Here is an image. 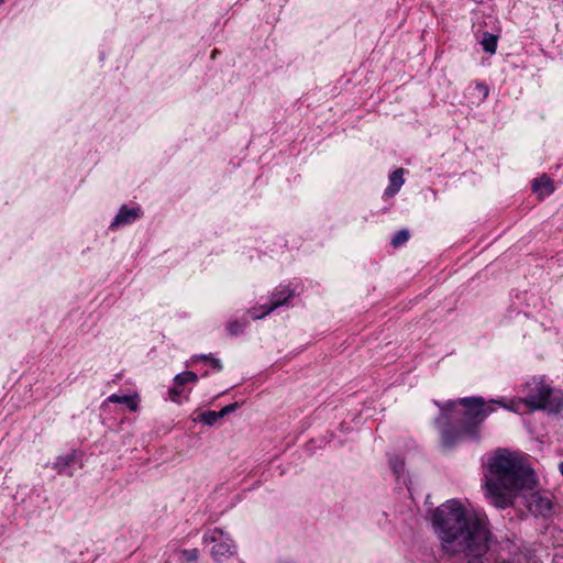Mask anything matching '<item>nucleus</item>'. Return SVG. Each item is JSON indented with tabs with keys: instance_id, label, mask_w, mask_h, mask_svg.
<instances>
[{
	"instance_id": "f257e3e1",
	"label": "nucleus",
	"mask_w": 563,
	"mask_h": 563,
	"mask_svg": "<svg viewBox=\"0 0 563 563\" xmlns=\"http://www.w3.org/2000/svg\"><path fill=\"white\" fill-rule=\"evenodd\" d=\"M432 523L446 551L481 554L487 550L489 531L485 521L468 515L457 500L438 507Z\"/></svg>"
},
{
	"instance_id": "f03ea898",
	"label": "nucleus",
	"mask_w": 563,
	"mask_h": 563,
	"mask_svg": "<svg viewBox=\"0 0 563 563\" xmlns=\"http://www.w3.org/2000/svg\"><path fill=\"white\" fill-rule=\"evenodd\" d=\"M487 466L486 497L497 508L511 506L518 492L536 485L531 467L516 452L498 450L489 457Z\"/></svg>"
},
{
	"instance_id": "7ed1b4c3",
	"label": "nucleus",
	"mask_w": 563,
	"mask_h": 563,
	"mask_svg": "<svg viewBox=\"0 0 563 563\" xmlns=\"http://www.w3.org/2000/svg\"><path fill=\"white\" fill-rule=\"evenodd\" d=\"M456 404L465 408L463 422L457 431L444 430L442 432V441L445 446H452L464 438L477 439L479 426L493 411L492 406L486 405L481 397H467L457 401H450L443 407V411L452 409Z\"/></svg>"
},
{
	"instance_id": "20e7f679",
	"label": "nucleus",
	"mask_w": 563,
	"mask_h": 563,
	"mask_svg": "<svg viewBox=\"0 0 563 563\" xmlns=\"http://www.w3.org/2000/svg\"><path fill=\"white\" fill-rule=\"evenodd\" d=\"M525 398L515 401L506 409L518 411L521 404L529 407L531 411L548 410L549 412H559L563 408V395L559 390L552 389L541 379H532L525 385Z\"/></svg>"
},
{
	"instance_id": "39448f33",
	"label": "nucleus",
	"mask_w": 563,
	"mask_h": 563,
	"mask_svg": "<svg viewBox=\"0 0 563 563\" xmlns=\"http://www.w3.org/2000/svg\"><path fill=\"white\" fill-rule=\"evenodd\" d=\"M205 543H216L211 549V556L221 562L235 553V545L231 538L220 528L208 530L203 536Z\"/></svg>"
},
{
	"instance_id": "423d86ee",
	"label": "nucleus",
	"mask_w": 563,
	"mask_h": 563,
	"mask_svg": "<svg viewBox=\"0 0 563 563\" xmlns=\"http://www.w3.org/2000/svg\"><path fill=\"white\" fill-rule=\"evenodd\" d=\"M292 297L294 290L288 287H282L272 294L269 303L250 309L249 314L253 320L262 319L278 307L285 305Z\"/></svg>"
},
{
	"instance_id": "0eeeda50",
	"label": "nucleus",
	"mask_w": 563,
	"mask_h": 563,
	"mask_svg": "<svg viewBox=\"0 0 563 563\" xmlns=\"http://www.w3.org/2000/svg\"><path fill=\"white\" fill-rule=\"evenodd\" d=\"M142 212L140 208H128L123 206L118 214L115 216L114 220L112 221L110 228L115 229L121 225L133 223L136 219L141 217Z\"/></svg>"
},
{
	"instance_id": "6e6552de",
	"label": "nucleus",
	"mask_w": 563,
	"mask_h": 563,
	"mask_svg": "<svg viewBox=\"0 0 563 563\" xmlns=\"http://www.w3.org/2000/svg\"><path fill=\"white\" fill-rule=\"evenodd\" d=\"M530 509L536 511L537 514L545 517L551 512L552 504L549 498L542 497L538 494H533L531 496V500L529 503Z\"/></svg>"
},
{
	"instance_id": "1a4fd4ad",
	"label": "nucleus",
	"mask_w": 563,
	"mask_h": 563,
	"mask_svg": "<svg viewBox=\"0 0 563 563\" xmlns=\"http://www.w3.org/2000/svg\"><path fill=\"white\" fill-rule=\"evenodd\" d=\"M532 189L540 199H543L554 191L553 181L543 175L542 177L533 180Z\"/></svg>"
},
{
	"instance_id": "9d476101",
	"label": "nucleus",
	"mask_w": 563,
	"mask_h": 563,
	"mask_svg": "<svg viewBox=\"0 0 563 563\" xmlns=\"http://www.w3.org/2000/svg\"><path fill=\"white\" fill-rule=\"evenodd\" d=\"M108 402L113 404H123L125 405L131 411L136 412L139 410L140 405V396L139 394H134L131 396H120L117 394H112L107 398Z\"/></svg>"
},
{
	"instance_id": "9b49d317",
	"label": "nucleus",
	"mask_w": 563,
	"mask_h": 563,
	"mask_svg": "<svg viewBox=\"0 0 563 563\" xmlns=\"http://www.w3.org/2000/svg\"><path fill=\"white\" fill-rule=\"evenodd\" d=\"M404 169L398 168L389 176V186L385 190V195L394 196L404 185Z\"/></svg>"
},
{
	"instance_id": "f8f14e48",
	"label": "nucleus",
	"mask_w": 563,
	"mask_h": 563,
	"mask_svg": "<svg viewBox=\"0 0 563 563\" xmlns=\"http://www.w3.org/2000/svg\"><path fill=\"white\" fill-rule=\"evenodd\" d=\"M197 380L198 376L190 371L177 374L174 378V382L181 386H185L186 384H195Z\"/></svg>"
},
{
	"instance_id": "ddd939ff",
	"label": "nucleus",
	"mask_w": 563,
	"mask_h": 563,
	"mask_svg": "<svg viewBox=\"0 0 563 563\" xmlns=\"http://www.w3.org/2000/svg\"><path fill=\"white\" fill-rule=\"evenodd\" d=\"M481 44L485 52L494 54L497 48V37L490 33H485Z\"/></svg>"
},
{
	"instance_id": "4468645a",
	"label": "nucleus",
	"mask_w": 563,
	"mask_h": 563,
	"mask_svg": "<svg viewBox=\"0 0 563 563\" xmlns=\"http://www.w3.org/2000/svg\"><path fill=\"white\" fill-rule=\"evenodd\" d=\"M75 461L74 454H67L64 456H58L56 462L54 463V468L57 470L58 473H62L66 467L70 466Z\"/></svg>"
},
{
	"instance_id": "2eb2a0df",
	"label": "nucleus",
	"mask_w": 563,
	"mask_h": 563,
	"mask_svg": "<svg viewBox=\"0 0 563 563\" xmlns=\"http://www.w3.org/2000/svg\"><path fill=\"white\" fill-rule=\"evenodd\" d=\"M220 418L219 411H206L199 415V420L208 426H212Z\"/></svg>"
},
{
	"instance_id": "dca6fc26",
	"label": "nucleus",
	"mask_w": 563,
	"mask_h": 563,
	"mask_svg": "<svg viewBox=\"0 0 563 563\" xmlns=\"http://www.w3.org/2000/svg\"><path fill=\"white\" fill-rule=\"evenodd\" d=\"M409 239V232L407 230H400L399 232H397L393 240H391V244L393 246L397 247L404 243H406Z\"/></svg>"
},
{
	"instance_id": "f3484780",
	"label": "nucleus",
	"mask_w": 563,
	"mask_h": 563,
	"mask_svg": "<svg viewBox=\"0 0 563 563\" xmlns=\"http://www.w3.org/2000/svg\"><path fill=\"white\" fill-rule=\"evenodd\" d=\"M246 322H240L238 320L231 321L228 323V331L232 335H238L242 333L243 329L245 328Z\"/></svg>"
},
{
	"instance_id": "a211bd4d",
	"label": "nucleus",
	"mask_w": 563,
	"mask_h": 563,
	"mask_svg": "<svg viewBox=\"0 0 563 563\" xmlns=\"http://www.w3.org/2000/svg\"><path fill=\"white\" fill-rule=\"evenodd\" d=\"M184 391H185L184 386L178 385L174 382V386L169 389L170 400L174 402H179L180 401L179 397L183 395Z\"/></svg>"
},
{
	"instance_id": "6ab92c4d",
	"label": "nucleus",
	"mask_w": 563,
	"mask_h": 563,
	"mask_svg": "<svg viewBox=\"0 0 563 563\" xmlns=\"http://www.w3.org/2000/svg\"><path fill=\"white\" fill-rule=\"evenodd\" d=\"M390 466L397 476H400L404 473L405 463L400 457L396 456L390 459Z\"/></svg>"
},
{
	"instance_id": "aec40b11",
	"label": "nucleus",
	"mask_w": 563,
	"mask_h": 563,
	"mask_svg": "<svg viewBox=\"0 0 563 563\" xmlns=\"http://www.w3.org/2000/svg\"><path fill=\"white\" fill-rule=\"evenodd\" d=\"M181 554L188 563L195 562L199 555L197 549L183 550Z\"/></svg>"
},
{
	"instance_id": "412c9836",
	"label": "nucleus",
	"mask_w": 563,
	"mask_h": 563,
	"mask_svg": "<svg viewBox=\"0 0 563 563\" xmlns=\"http://www.w3.org/2000/svg\"><path fill=\"white\" fill-rule=\"evenodd\" d=\"M475 89L482 95V99L487 98L489 90L485 84L477 82Z\"/></svg>"
},
{
	"instance_id": "4be33fe9",
	"label": "nucleus",
	"mask_w": 563,
	"mask_h": 563,
	"mask_svg": "<svg viewBox=\"0 0 563 563\" xmlns=\"http://www.w3.org/2000/svg\"><path fill=\"white\" fill-rule=\"evenodd\" d=\"M238 408V404L234 402V404H230L225 407H223L219 412H220V416L221 418H223L225 415L230 413V412H233L235 409Z\"/></svg>"
},
{
	"instance_id": "5701e85b",
	"label": "nucleus",
	"mask_w": 563,
	"mask_h": 563,
	"mask_svg": "<svg viewBox=\"0 0 563 563\" xmlns=\"http://www.w3.org/2000/svg\"><path fill=\"white\" fill-rule=\"evenodd\" d=\"M200 357H201V358H205V360H210V361H211L212 366H213L217 371H221V369H222V365H221L220 360H218V358H212V357H210V356H208V355H201Z\"/></svg>"
},
{
	"instance_id": "b1692460",
	"label": "nucleus",
	"mask_w": 563,
	"mask_h": 563,
	"mask_svg": "<svg viewBox=\"0 0 563 563\" xmlns=\"http://www.w3.org/2000/svg\"><path fill=\"white\" fill-rule=\"evenodd\" d=\"M467 563H483L482 560L478 556L473 558Z\"/></svg>"
},
{
	"instance_id": "393cba45",
	"label": "nucleus",
	"mask_w": 563,
	"mask_h": 563,
	"mask_svg": "<svg viewBox=\"0 0 563 563\" xmlns=\"http://www.w3.org/2000/svg\"><path fill=\"white\" fill-rule=\"evenodd\" d=\"M559 470H560L561 474L563 475V462H562V463H560V465H559Z\"/></svg>"
},
{
	"instance_id": "a878e982",
	"label": "nucleus",
	"mask_w": 563,
	"mask_h": 563,
	"mask_svg": "<svg viewBox=\"0 0 563 563\" xmlns=\"http://www.w3.org/2000/svg\"><path fill=\"white\" fill-rule=\"evenodd\" d=\"M511 404H512V401L510 404H508V405H505V404H501V401H498V405H501L505 408H506V406H511Z\"/></svg>"
},
{
	"instance_id": "bb28decb",
	"label": "nucleus",
	"mask_w": 563,
	"mask_h": 563,
	"mask_svg": "<svg viewBox=\"0 0 563 563\" xmlns=\"http://www.w3.org/2000/svg\"><path fill=\"white\" fill-rule=\"evenodd\" d=\"M217 57L216 51H212V58Z\"/></svg>"
},
{
	"instance_id": "cd10ccee",
	"label": "nucleus",
	"mask_w": 563,
	"mask_h": 563,
	"mask_svg": "<svg viewBox=\"0 0 563 563\" xmlns=\"http://www.w3.org/2000/svg\"><path fill=\"white\" fill-rule=\"evenodd\" d=\"M217 57L216 51H212V58Z\"/></svg>"
},
{
	"instance_id": "c85d7f7f",
	"label": "nucleus",
	"mask_w": 563,
	"mask_h": 563,
	"mask_svg": "<svg viewBox=\"0 0 563 563\" xmlns=\"http://www.w3.org/2000/svg\"><path fill=\"white\" fill-rule=\"evenodd\" d=\"M4 0H0V3H2Z\"/></svg>"
}]
</instances>
